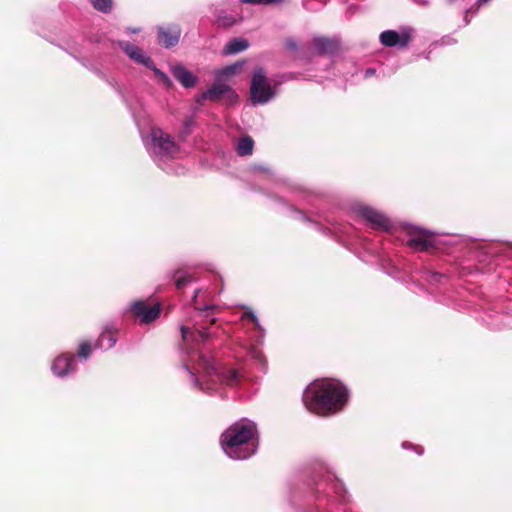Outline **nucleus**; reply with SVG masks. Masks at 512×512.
<instances>
[{
  "label": "nucleus",
  "instance_id": "obj_15",
  "mask_svg": "<svg viewBox=\"0 0 512 512\" xmlns=\"http://www.w3.org/2000/svg\"><path fill=\"white\" fill-rule=\"evenodd\" d=\"M171 73L185 88H191L197 82V77L182 64L174 65Z\"/></svg>",
  "mask_w": 512,
  "mask_h": 512
},
{
  "label": "nucleus",
  "instance_id": "obj_30",
  "mask_svg": "<svg viewBox=\"0 0 512 512\" xmlns=\"http://www.w3.org/2000/svg\"><path fill=\"white\" fill-rule=\"evenodd\" d=\"M286 46L288 49L295 50L297 49L298 45L295 40L293 39H287L286 40Z\"/></svg>",
  "mask_w": 512,
  "mask_h": 512
},
{
  "label": "nucleus",
  "instance_id": "obj_22",
  "mask_svg": "<svg viewBox=\"0 0 512 512\" xmlns=\"http://www.w3.org/2000/svg\"><path fill=\"white\" fill-rule=\"evenodd\" d=\"M249 355L251 356V358L257 363L259 364L261 370L263 372L266 371V366H267V362H266V359L265 357L263 356L262 352L256 348L255 346H251L249 348V351H248Z\"/></svg>",
  "mask_w": 512,
  "mask_h": 512
},
{
  "label": "nucleus",
  "instance_id": "obj_33",
  "mask_svg": "<svg viewBox=\"0 0 512 512\" xmlns=\"http://www.w3.org/2000/svg\"><path fill=\"white\" fill-rule=\"evenodd\" d=\"M211 308H212L211 306H205V307L202 309V311H207V310H209V309H211Z\"/></svg>",
  "mask_w": 512,
  "mask_h": 512
},
{
  "label": "nucleus",
  "instance_id": "obj_19",
  "mask_svg": "<svg viewBox=\"0 0 512 512\" xmlns=\"http://www.w3.org/2000/svg\"><path fill=\"white\" fill-rule=\"evenodd\" d=\"M242 67L243 64L240 62L228 65L216 72V79L223 82V80L228 79L238 73Z\"/></svg>",
  "mask_w": 512,
  "mask_h": 512
},
{
  "label": "nucleus",
  "instance_id": "obj_27",
  "mask_svg": "<svg viewBox=\"0 0 512 512\" xmlns=\"http://www.w3.org/2000/svg\"><path fill=\"white\" fill-rule=\"evenodd\" d=\"M280 1L281 0H241V2L245 3V4H264V5L271 4V3H277Z\"/></svg>",
  "mask_w": 512,
  "mask_h": 512
},
{
  "label": "nucleus",
  "instance_id": "obj_8",
  "mask_svg": "<svg viewBox=\"0 0 512 512\" xmlns=\"http://www.w3.org/2000/svg\"><path fill=\"white\" fill-rule=\"evenodd\" d=\"M181 36V28L178 24L171 23L158 27V42L165 48H171L178 44Z\"/></svg>",
  "mask_w": 512,
  "mask_h": 512
},
{
  "label": "nucleus",
  "instance_id": "obj_32",
  "mask_svg": "<svg viewBox=\"0 0 512 512\" xmlns=\"http://www.w3.org/2000/svg\"><path fill=\"white\" fill-rule=\"evenodd\" d=\"M375 73V70L372 69V68H368L366 71H365V77H369L370 75H373Z\"/></svg>",
  "mask_w": 512,
  "mask_h": 512
},
{
  "label": "nucleus",
  "instance_id": "obj_9",
  "mask_svg": "<svg viewBox=\"0 0 512 512\" xmlns=\"http://www.w3.org/2000/svg\"><path fill=\"white\" fill-rule=\"evenodd\" d=\"M222 97H227L233 101L237 98V95L228 84L216 79L212 86L202 93L201 100L219 101Z\"/></svg>",
  "mask_w": 512,
  "mask_h": 512
},
{
  "label": "nucleus",
  "instance_id": "obj_16",
  "mask_svg": "<svg viewBox=\"0 0 512 512\" xmlns=\"http://www.w3.org/2000/svg\"><path fill=\"white\" fill-rule=\"evenodd\" d=\"M243 308H244V312L240 316V320L241 321H249L254 325V327L258 331V336H256L255 341L259 344H262L263 340H264V336H265L264 327L261 325L257 315L251 308L246 307V306H244Z\"/></svg>",
  "mask_w": 512,
  "mask_h": 512
},
{
  "label": "nucleus",
  "instance_id": "obj_13",
  "mask_svg": "<svg viewBox=\"0 0 512 512\" xmlns=\"http://www.w3.org/2000/svg\"><path fill=\"white\" fill-rule=\"evenodd\" d=\"M119 46L136 63L142 64L145 67L152 66L151 58L138 46L126 41L119 42Z\"/></svg>",
  "mask_w": 512,
  "mask_h": 512
},
{
  "label": "nucleus",
  "instance_id": "obj_7",
  "mask_svg": "<svg viewBox=\"0 0 512 512\" xmlns=\"http://www.w3.org/2000/svg\"><path fill=\"white\" fill-rule=\"evenodd\" d=\"M130 310L140 323L148 324L159 317L161 306L159 304L149 305L143 300H138L131 303Z\"/></svg>",
  "mask_w": 512,
  "mask_h": 512
},
{
  "label": "nucleus",
  "instance_id": "obj_1",
  "mask_svg": "<svg viewBox=\"0 0 512 512\" xmlns=\"http://www.w3.org/2000/svg\"><path fill=\"white\" fill-rule=\"evenodd\" d=\"M184 356L183 368L194 387L206 393L217 391L221 384L232 386L240 379L237 370L219 367L212 358L204 354V345L210 338L206 329L192 330L181 326Z\"/></svg>",
  "mask_w": 512,
  "mask_h": 512
},
{
  "label": "nucleus",
  "instance_id": "obj_18",
  "mask_svg": "<svg viewBox=\"0 0 512 512\" xmlns=\"http://www.w3.org/2000/svg\"><path fill=\"white\" fill-rule=\"evenodd\" d=\"M248 46L249 43L247 40L243 38H234L224 46L223 53L225 55H234L246 50Z\"/></svg>",
  "mask_w": 512,
  "mask_h": 512
},
{
  "label": "nucleus",
  "instance_id": "obj_20",
  "mask_svg": "<svg viewBox=\"0 0 512 512\" xmlns=\"http://www.w3.org/2000/svg\"><path fill=\"white\" fill-rule=\"evenodd\" d=\"M254 148V141L251 137L246 136L239 139L236 151L240 156H247L252 154Z\"/></svg>",
  "mask_w": 512,
  "mask_h": 512
},
{
  "label": "nucleus",
  "instance_id": "obj_31",
  "mask_svg": "<svg viewBox=\"0 0 512 512\" xmlns=\"http://www.w3.org/2000/svg\"><path fill=\"white\" fill-rule=\"evenodd\" d=\"M253 170H254L255 172H257V171H264V172L268 171V169H267V168H265V167H263V166H254V167H253Z\"/></svg>",
  "mask_w": 512,
  "mask_h": 512
},
{
  "label": "nucleus",
  "instance_id": "obj_25",
  "mask_svg": "<svg viewBox=\"0 0 512 512\" xmlns=\"http://www.w3.org/2000/svg\"><path fill=\"white\" fill-rule=\"evenodd\" d=\"M91 354V345L88 342H83L80 344L78 355L83 359H87Z\"/></svg>",
  "mask_w": 512,
  "mask_h": 512
},
{
  "label": "nucleus",
  "instance_id": "obj_14",
  "mask_svg": "<svg viewBox=\"0 0 512 512\" xmlns=\"http://www.w3.org/2000/svg\"><path fill=\"white\" fill-rule=\"evenodd\" d=\"M117 328L113 324H107L100 334L96 347L104 350L111 349L117 342Z\"/></svg>",
  "mask_w": 512,
  "mask_h": 512
},
{
  "label": "nucleus",
  "instance_id": "obj_24",
  "mask_svg": "<svg viewBox=\"0 0 512 512\" xmlns=\"http://www.w3.org/2000/svg\"><path fill=\"white\" fill-rule=\"evenodd\" d=\"M91 4L97 11L108 13L112 9V0H91Z\"/></svg>",
  "mask_w": 512,
  "mask_h": 512
},
{
  "label": "nucleus",
  "instance_id": "obj_29",
  "mask_svg": "<svg viewBox=\"0 0 512 512\" xmlns=\"http://www.w3.org/2000/svg\"><path fill=\"white\" fill-rule=\"evenodd\" d=\"M402 447H403L404 449H408V448H410V447H414V449H415V451H416V453H417V454L421 455V454L423 453V449H422L421 447H419V446H412V445H411L410 443H408V442H403Z\"/></svg>",
  "mask_w": 512,
  "mask_h": 512
},
{
  "label": "nucleus",
  "instance_id": "obj_17",
  "mask_svg": "<svg viewBox=\"0 0 512 512\" xmlns=\"http://www.w3.org/2000/svg\"><path fill=\"white\" fill-rule=\"evenodd\" d=\"M313 50L318 54L331 53L336 48V43L325 37H316L312 41Z\"/></svg>",
  "mask_w": 512,
  "mask_h": 512
},
{
  "label": "nucleus",
  "instance_id": "obj_35",
  "mask_svg": "<svg viewBox=\"0 0 512 512\" xmlns=\"http://www.w3.org/2000/svg\"><path fill=\"white\" fill-rule=\"evenodd\" d=\"M131 32L136 33V32H138V29H132Z\"/></svg>",
  "mask_w": 512,
  "mask_h": 512
},
{
  "label": "nucleus",
  "instance_id": "obj_21",
  "mask_svg": "<svg viewBox=\"0 0 512 512\" xmlns=\"http://www.w3.org/2000/svg\"><path fill=\"white\" fill-rule=\"evenodd\" d=\"M173 277L175 279V285L178 289L184 288L187 284L194 280L186 270H177Z\"/></svg>",
  "mask_w": 512,
  "mask_h": 512
},
{
  "label": "nucleus",
  "instance_id": "obj_28",
  "mask_svg": "<svg viewBox=\"0 0 512 512\" xmlns=\"http://www.w3.org/2000/svg\"><path fill=\"white\" fill-rule=\"evenodd\" d=\"M218 21L223 25V26H231L235 23V19L231 16L229 17H218Z\"/></svg>",
  "mask_w": 512,
  "mask_h": 512
},
{
  "label": "nucleus",
  "instance_id": "obj_34",
  "mask_svg": "<svg viewBox=\"0 0 512 512\" xmlns=\"http://www.w3.org/2000/svg\"><path fill=\"white\" fill-rule=\"evenodd\" d=\"M198 293H199V290H196L195 294H194V299L197 297Z\"/></svg>",
  "mask_w": 512,
  "mask_h": 512
},
{
  "label": "nucleus",
  "instance_id": "obj_10",
  "mask_svg": "<svg viewBox=\"0 0 512 512\" xmlns=\"http://www.w3.org/2000/svg\"><path fill=\"white\" fill-rule=\"evenodd\" d=\"M358 214L368 221L373 228L387 230L390 227L389 219L382 213L368 206H360L357 209Z\"/></svg>",
  "mask_w": 512,
  "mask_h": 512
},
{
  "label": "nucleus",
  "instance_id": "obj_11",
  "mask_svg": "<svg viewBox=\"0 0 512 512\" xmlns=\"http://www.w3.org/2000/svg\"><path fill=\"white\" fill-rule=\"evenodd\" d=\"M407 245L414 251H427L435 247V240L431 232L416 230L408 239Z\"/></svg>",
  "mask_w": 512,
  "mask_h": 512
},
{
  "label": "nucleus",
  "instance_id": "obj_2",
  "mask_svg": "<svg viewBox=\"0 0 512 512\" xmlns=\"http://www.w3.org/2000/svg\"><path fill=\"white\" fill-rule=\"evenodd\" d=\"M347 399L346 387L334 379L315 380L303 393L305 407L321 416L338 412L346 404Z\"/></svg>",
  "mask_w": 512,
  "mask_h": 512
},
{
  "label": "nucleus",
  "instance_id": "obj_6",
  "mask_svg": "<svg viewBox=\"0 0 512 512\" xmlns=\"http://www.w3.org/2000/svg\"><path fill=\"white\" fill-rule=\"evenodd\" d=\"M413 30L403 26L398 30H385L379 36L380 43L385 47L405 48L412 38Z\"/></svg>",
  "mask_w": 512,
  "mask_h": 512
},
{
  "label": "nucleus",
  "instance_id": "obj_4",
  "mask_svg": "<svg viewBox=\"0 0 512 512\" xmlns=\"http://www.w3.org/2000/svg\"><path fill=\"white\" fill-rule=\"evenodd\" d=\"M143 143L159 168L168 173H183L182 167L172 164L180 154V147L169 134L158 127H152L148 135L143 137Z\"/></svg>",
  "mask_w": 512,
  "mask_h": 512
},
{
  "label": "nucleus",
  "instance_id": "obj_3",
  "mask_svg": "<svg viewBox=\"0 0 512 512\" xmlns=\"http://www.w3.org/2000/svg\"><path fill=\"white\" fill-rule=\"evenodd\" d=\"M220 444L231 459L245 460L251 457L258 448L256 424L246 419L235 422L222 433Z\"/></svg>",
  "mask_w": 512,
  "mask_h": 512
},
{
  "label": "nucleus",
  "instance_id": "obj_26",
  "mask_svg": "<svg viewBox=\"0 0 512 512\" xmlns=\"http://www.w3.org/2000/svg\"><path fill=\"white\" fill-rule=\"evenodd\" d=\"M490 0H477L476 2V7L475 9L473 7H471L470 9H468L465 13V17H464V20H465V23L468 24L470 22V20L468 19V13L469 12H473V13H476L477 10L482 6V5H485L489 2Z\"/></svg>",
  "mask_w": 512,
  "mask_h": 512
},
{
  "label": "nucleus",
  "instance_id": "obj_23",
  "mask_svg": "<svg viewBox=\"0 0 512 512\" xmlns=\"http://www.w3.org/2000/svg\"><path fill=\"white\" fill-rule=\"evenodd\" d=\"M147 68L151 69L155 76L157 77L158 81L161 82L164 86L170 87L172 85L171 79L168 77L166 73H164L162 70L158 69L154 62L152 61V66H148Z\"/></svg>",
  "mask_w": 512,
  "mask_h": 512
},
{
  "label": "nucleus",
  "instance_id": "obj_12",
  "mask_svg": "<svg viewBox=\"0 0 512 512\" xmlns=\"http://www.w3.org/2000/svg\"><path fill=\"white\" fill-rule=\"evenodd\" d=\"M52 372L57 377L68 376L75 370L74 355L61 354L52 363Z\"/></svg>",
  "mask_w": 512,
  "mask_h": 512
},
{
  "label": "nucleus",
  "instance_id": "obj_5",
  "mask_svg": "<svg viewBox=\"0 0 512 512\" xmlns=\"http://www.w3.org/2000/svg\"><path fill=\"white\" fill-rule=\"evenodd\" d=\"M250 93L252 100L258 104H265L275 96V91L262 68H257L254 71Z\"/></svg>",
  "mask_w": 512,
  "mask_h": 512
}]
</instances>
